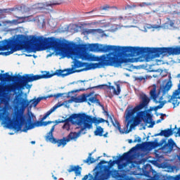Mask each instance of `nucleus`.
<instances>
[{
    "instance_id": "11",
    "label": "nucleus",
    "mask_w": 180,
    "mask_h": 180,
    "mask_svg": "<svg viewBox=\"0 0 180 180\" xmlns=\"http://www.w3.org/2000/svg\"><path fill=\"white\" fill-rule=\"evenodd\" d=\"M15 99L17 101V105H20L21 108H22L23 109H26V108H27L29 105H30V108H32V106L34 108H36L37 105H39V103H40V102H41L43 99H46V98L38 97L37 98H36V97H34L33 99L29 101L22 97H20L19 95H18L15 96Z\"/></svg>"
},
{
    "instance_id": "12",
    "label": "nucleus",
    "mask_w": 180,
    "mask_h": 180,
    "mask_svg": "<svg viewBox=\"0 0 180 180\" xmlns=\"http://www.w3.org/2000/svg\"><path fill=\"white\" fill-rule=\"evenodd\" d=\"M79 134H86V128L85 127V125H84L78 132H70L68 134V138L63 137L60 139L58 141V147H61V146L65 147L67 143H69V141H71V140H77V139L79 137Z\"/></svg>"
},
{
    "instance_id": "21",
    "label": "nucleus",
    "mask_w": 180,
    "mask_h": 180,
    "mask_svg": "<svg viewBox=\"0 0 180 180\" xmlns=\"http://www.w3.org/2000/svg\"><path fill=\"white\" fill-rule=\"evenodd\" d=\"M54 129H56V125H53L50 131L48 133V135L46 136V140H49L51 143L53 144H57L58 147V141H60V139H57L53 136V132L54 131Z\"/></svg>"
},
{
    "instance_id": "4",
    "label": "nucleus",
    "mask_w": 180,
    "mask_h": 180,
    "mask_svg": "<svg viewBox=\"0 0 180 180\" xmlns=\"http://www.w3.org/2000/svg\"><path fill=\"white\" fill-rule=\"evenodd\" d=\"M6 79V81L17 82L15 84L0 85V105L2 102H6L11 98V92L16 94V91H22L23 86V76L18 75L16 76H11L8 72L5 74L0 73V81Z\"/></svg>"
},
{
    "instance_id": "20",
    "label": "nucleus",
    "mask_w": 180,
    "mask_h": 180,
    "mask_svg": "<svg viewBox=\"0 0 180 180\" xmlns=\"http://www.w3.org/2000/svg\"><path fill=\"white\" fill-rule=\"evenodd\" d=\"M143 172L144 176H146L147 178H153L151 174H155V170L153 169L151 165L146 164L143 169Z\"/></svg>"
},
{
    "instance_id": "39",
    "label": "nucleus",
    "mask_w": 180,
    "mask_h": 180,
    "mask_svg": "<svg viewBox=\"0 0 180 180\" xmlns=\"http://www.w3.org/2000/svg\"><path fill=\"white\" fill-rule=\"evenodd\" d=\"M141 143V138L138 136L134 140V143Z\"/></svg>"
},
{
    "instance_id": "60",
    "label": "nucleus",
    "mask_w": 180,
    "mask_h": 180,
    "mask_svg": "<svg viewBox=\"0 0 180 180\" xmlns=\"http://www.w3.org/2000/svg\"><path fill=\"white\" fill-rule=\"evenodd\" d=\"M55 123H56V124H60V123L58 122V120H56L55 121Z\"/></svg>"
},
{
    "instance_id": "42",
    "label": "nucleus",
    "mask_w": 180,
    "mask_h": 180,
    "mask_svg": "<svg viewBox=\"0 0 180 180\" xmlns=\"http://www.w3.org/2000/svg\"><path fill=\"white\" fill-rule=\"evenodd\" d=\"M9 13V10L8 9H0V13Z\"/></svg>"
},
{
    "instance_id": "59",
    "label": "nucleus",
    "mask_w": 180,
    "mask_h": 180,
    "mask_svg": "<svg viewBox=\"0 0 180 180\" xmlns=\"http://www.w3.org/2000/svg\"><path fill=\"white\" fill-rule=\"evenodd\" d=\"M177 134H179V136H180V127L178 129Z\"/></svg>"
},
{
    "instance_id": "57",
    "label": "nucleus",
    "mask_w": 180,
    "mask_h": 180,
    "mask_svg": "<svg viewBox=\"0 0 180 180\" xmlns=\"http://www.w3.org/2000/svg\"><path fill=\"white\" fill-rule=\"evenodd\" d=\"M161 122H162V120H158L157 121H156V123H161Z\"/></svg>"
},
{
    "instance_id": "41",
    "label": "nucleus",
    "mask_w": 180,
    "mask_h": 180,
    "mask_svg": "<svg viewBox=\"0 0 180 180\" xmlns=\"http://www.w3.org/2000/svg\"><path fill=\"white\" fill-rule=\"evenodd\" d=\"M63 129H66V130H68L70 129V124L65 123L63 126Z\"/></svg>"
},
{
    "instance_id": "28",
    "label": "nucleus",
    "mask_w": 180,
    "mask_h": 180,
    "mask_svg": "<svg viewBox=\"0 0 180 180\" xmlns=\"http://www.w3.org/2000/svg\"><path fill=\"white\" fill-rule=\"evenodd\" d=\"M17 20H13L11 21H9L8 23H12V25H19L25 22V18L23 17H17Z\"/></svg>"
},
{
    "instance_id": "15",
    "label": "nucleus",
    "mask_w": 180,
    "mask_h": 180,
    "mask_svg": "<svg viewBox=\"0 0 180 180\" xmlns=\"http://www.w3.org/2000/svg\"><path fill=\"white\" fill-rule=\"evenodd\" d=\"M13 122L11 123L12 129L19 131L22 129V124H20V120H22V113L17 112L13 119Z\"/></svg>"
},
{
    "instance_id": "54",
    "label": "nucleus",
    "mask_w": 180,
    "mask_h": 180,
    "mask_svg": "<svg viewBox=\"0 0 180 180\" xmlns=\"http://www.w3.org/2000/svg\"><path fill=\"white\" fill-rule=\"evenodd\" d=\"M128 143H129V144H131V143H134V141H133L132 139H129Z\"/></svg>"
},
{
    "instance_id": "29",
    "label": "nucleus",
    "mask_w": 180,
    "mask_h": 180,
    "mask_svg": "<svg viewBox=\"0 0 180 180\" xmlns=\"http://www.w3.org/2000/svg\"><path fill=\"white\" fill-rule=\"evenodd\" d=\"M94 135L102 137L103 136V128H102V127L101 126L97 127L96 130L94 131Z\"/></svg>"
},
{
    "instance_id": "7",
    "label": "nucleus",
    "mask_w": 180,
    "mask_h": 180,
    "mask_svg": "<svg viewBox=\"0 0 180 180\" xmlns=\"http://www.w3.org/2000/svg\"><path fill=\"white\" fill-rule=\"evenodd\" d=\"M59 70H56L55 73L51 74L50 72H46V74L43 75H33V74H25L22 75V84H21V86H22V89H29L32 88V85L29 84V82H33L34 81H37L39 79L51 78V77H54V75H57V72Z\"/></svg>"
},
{
    "instance_id": "2",
    "label": "nucleus",
    "mask_w": 180,
    "mask_h": 180,
    "mask_svg": "<svg viewBox=\"0 0 180 180\" xmlns=\"http://www.w3.org/2000/svg\"><path fill=\"white\" fill-rule=\"evenodd\" d=\"M41 47L53 49L58 51V39L54 37L44 38L43 37H32L30 39L25 35H18L15 39H4L0 41V51L8 53H15L25 49L28 53H35L41 51Z\"/></svg>"
},
{
    "instance_id": "35",
    "label": "nucleus",
    "mask_w": 180,
    "mask_h": 180,
    "mask_svg": "<svg viewBox=\"0 0 180 180\" xmlns=\"http://www.w3.org/2000/svg\"><path fill=\"white\" fill-rule=\"evenodd\" d=\"M96 97H90L89 98V102H88V105H91V103H95V102L96 101ZM91 102V103H90Z\"/></svg>"
},
{
    "instance_id": "51",
    "label": "nucleus",
    "mask_w": 180,
    "mask_h": 180,
    "mask_svg": "<svg viewBox=\"0 0 180 180\" xmlns=\"http://www.w3.org/2000/svg\"><path fill=\"white\" fill-rule=\"evenodd\" d=\"M89 176V175L86 174V175L82 179V180H86V179H88Z\"/></svg>"
},
{
    "instance_id": "19",
    "label": "nucleus",
    "mask_w": 180,
    "mask_h": 180,
    "mask_svg": "<svg viewBox=\"0 0 180 180\" xmlns=\"http://www.w3.org/2000/svg\"><path fill=\"white\" fill-rule=\"evenodd\" d=\"M140 144H136V146L131 148L128 152L124 153L122 154V155L120 156L118 162H120V161H127V160H129L131 154V153H134V151H136L138 147H140Z\"/></svg>"
},
{
    "instance_id": "55",
    "label": "nucleus",
    "mask_w": 180,
    "mask_h": 180,
    "mask_svg": "<svg viewBox=\"0 0 180 180\" xmlns=\"http://www.w3.org/2000/svg\"><path fill=\"white\" fill-rule=\"evenodd\" d=\"M95 11H96V8H94L91 11H89V12H88L86 13H92L93 12H95Z\"/></svg>"
},
{
    "instance_id": "61",
    "label": "nucleus",
    "mask_w": 180,
    "mask_h": 180,
    "mask_svg": "<svg viewBox=\"0 0 180 180\" xmlns=\"http://www.w3.org/2000/svg\"><path fill=\"white\" fill-rule=\"evenodd\" d=\"M31 144H36V141H31Z\"/></svg>"
},
{
    "instance_id": "45",
    "label": "nucleus",
    "mask_w": 180,
    "mask_h": 180,
    "mask_svg": "<svg viewBox=\"0 0 180 180\" xmlns=\"http://www.w3.org/2000/svg\"><path fill=\"white\" fill-rule=\"evenodd\" d=\"M103 164H108V161H106V160H101V161L98 163V165H103Z\"/></svg>"
},
{
    "instance_id": "63",
    "label": "nucleus",
    "mask_w": 180,
    "mask_h": 180,
    "mask_svg": "<svg viewBox=\"0 0 180 180\" xmlns=\"http://www.w3.org/2000/svg\"><path fill=\"white\" fill-rule=\"evenodd\" d=\"M179 161L180 162V155L177 156Z\"/></svg>"
},
{
    "instance_id": "13",
    "label": "nucleus",
    "mask_w": 180,
    "mask_h": 180,
    "mask_svg": "<svg viewBox=\"0 0 180 180\" xmlns=\"http://www.w3.org/2000/svg\"><path fill=\"white\" fill-rule=\"evenodd\" d=\"M102 86H106L107 89H109V91H112V94L111 92H110V96L109 97L110 98V96H113V95H116L117 96H118V95H120V92L122 91V89H120V84H117V89L115 88V86H111V85H108V84H102V85H99V86H93V87H89L87 89H77L75 91H71L72 94L74 92H81V91H88V89H94V88H102Z\"/></svg>"
},
{
    "instance_id": "53",
    "label": "nucleus",
    "mask_w": 180,
    "mask_h": 180,
    "mask_svg": "<svg viewBox=\"0 0 180 180\" xmlns=\"http://www.w3.org/2000/svg\"><path fill=\"white\" fill-rule=\"evenodd\" d=\"M53 97H54V95L51 94V95L48 96L47 97H45V99H47V98H53Z\"/></svg>"
},
{
    "instance_id": "58",
    "label": "nucleus",
    "mask_w": 180,
    "mask_h": 180,
    "mask_svg": "<svg viewBox=\"0 0 180 180\" xmlns=\"http://www.w3.org/2000/svg\"><path fill=\"white\" fill-rule=\"evenodd\" d=\"M160 116H162V117H164V116H167L166 114H163V113H160Z\"/></svg>"
},
{
    "instance_id": "40",
    "label": "nucleus",
    "mask_w": 180,
    "mask_h": 180,
    "mask_svg": "<svg viewBox=\"0 0 180 180\" xmlns=\"http://www.w3.org/2000/svg\"><path fill=\"white\" fill-rule=\"evenodd\" d=\"M136 5H127V7H125V9H133V8H136Z\"/></svg>"
},
{
    "instance_id": "9",
    "label": "nucleus",
    "mask_w": 180,
    "mask_h": 180,
    "mask_svg": "<svg viewBox=\"0 0 180 180\" xmlns=\"http://www.w3.org/2000/svg\"><path fill=\"white\" fill-rule=\"evenodd\" d=\"M141 120L146 123V124H150L148 126L149 129L154 127V124H155V122H153V116L151 114L147 113L146 111L139 112L136 115V117L134 119V123L138 126L141 123Z\"/></svg>"
},
{
    "instance_id": "46",
    "label": "nucleus",
    "mask_w": 180,
    "mask_h": 180,
    "mask_svg": "<svg viewBox=\"0 0 180 180\" xmlns=\"http://www.w3.org/2000/svg\"><path fill=\"white\" fill-rule=\"evenodd\" d=\"M63 95H64V94L58 93L54 95V98H60V96H63Z\"/></svg>"
},
{
    "instance_id": "23",
    "label": "nucleus",
    "mask_w": 180,
    "mask_h": 180,
    "mask_svg": "<svg viewBox=\"0 0 180 180\" xmlns=\"http://www.w3.org/2000/svg\"><path fill=\"white\" fill-rule=\"evenodd\" d=\"M81 171H82V167H79V165H72L68 169V172H75L76 176H79V175H81Z\"/></svg>"
},
{
    "instance_id": "49",
    "label": "nucleus",
    "mask_w": 180,
    "mask_h": 180,
    "mask_svg": "<svg viewBox=\"0 0 180 180\" xmlns=\"http://www.w3.org/2000/svg\"><path fill=\"white\" fill-rule=\"evenodd\" d=\"M160 136L161 137H162V131H160V133L155 134L154 135L155 137H157V136Z\"/></svg>"
},
{
    "instance_id": "64",
    "label": "nucleus",
    "mask_w": 180,
    "mask_h": 180,
    "mask_svg": "<svg viewBox=\"0 0 180 180\" xmlns=\"http://www.w3.org/2000/svg\"><path fill=\"white\" fill-rule=\"evenodd\" d=\"M160 120H162V121L164 120V117H162V116H161V117H160Z\"/></svg>"
},
{
    "instance_id": "50",
    "label": "nucleus",
    "mask_w": 180,
    "mask_h": 180,
    "mask_svg": "<svg viewBox=\"0 0 180 180\" xmlns=\"http://www.w3.org/2000/svg\"><path fill=\"white\" fill-rule=\"evenodd\" d=\"M95 103L99 105L100 106H102V105H101V101H99V99L96 98Z\"/></svg>"
},
{
    "instance_id": "38",
    "label": "nucleus",
    "mask_w": 180,
    "mask_h": 180,
    "mask_svg": "<svg viewBox=\"0 0 180 180\" xmlns=\"http://www.w3.org/2000/svg\"><path fill=\"white\" fill-rule=\"evenodd\" d=\"M34 124H35V127H41V126H43V124L41 123V120L37 121L36 122H34Z\"/></svg>"
},
{
    "instance_id": "8",
    "label": "nucleus",
    "mask_w": 180,
    "mask_h": 180,
    "mask_svg": "<svg viewBox=\"0 0 180 180\" xmlns=\"http://www.w3.org/2000/svg\"><path fill=\"white\" fill-rule=\"evenodd\" d=\"M72 58L74 57L75 60L73 61V65H72L71 68H68L65 70H59L57 71L56 75L58 77H67V75H71V74H75V72H82V70H75L77 68H81L83 67L84 62H81L76 58H75L74 55H72V52H71Z\"/></svg>"
},
{
    "instance_id": "47",
    "label": "nucleus",
    "mask_w": 180,
    "mask_h": 180,
    "mask_svg": "<svg viewBox=\"0 0 180 180\" xmlns=\"http://www.w3.org/2000/svg\"><path fill=\"white\" fill-rule=\"evenodd\" d=\"M0 118L5 119V112H0Z\"/></svg>"
},
{
    "instance_id": "16",
    "label": "nucleus",
    "mask_w": 180,
    "mask_h": 180,
    "mask_svg": "<svg viewBox=\"0 0 180 180\" xmlns=\"http://www.w3.org/2000/svg\"><path fill=\"white\" fill-rule=\"evenodd\" d=\"M94 95V93L91 92L89 94H82L80 96H78L77 97H71L72 102H75V103H84V102H86L88 101V98L89 96H92Z\"/></svg>"
},
{
    "instance_id": "43",
    "label": "nucleus",
    "mask_w": 180,
    "mask_h": 180,
    "mask_svg": "<svg viewBox=\"0 0 180 180\" xmlns=\"http://www.w3.org/2000/svg\"><path fill=\"white\" fill-rule=\"evenodd\" d=\"M13 53H8L6 52H0V56H9L10 54H13Z\"/></svg>"
},
{
    "instance_id": "56",
    "label": "nucleus",
    "mask_w": 180,
    "mask_h": 180,
    "mask_svg": "<svg viewBox=\"0 0 180 180\" xmlns=\"http://www.w3.org/2000/svg\"><path fill=\"white\" fill-rule=\"evenodd\" d=\"M103 137H105V138H106V137H108V132H106L105 134H103Z\"/></svg>"
},
{
    "instance_id": "17",
    "label": "nucleus",
    "mask_w": 180,
    "mask_h": 180,
    "mask_svg": "<svg viewBox=\"0 0 180 180\" xmlns=\"http://www.w3.org/2000/svg\"><path fill=\"white\" fill-rule=\"evenodd\" d=\"M63 1H50L41 4V9H46V11H53V6L56 5H61Z\"/></svg>"
},
{
    "instance_id": "10",
    "label": "nucleus",
    "mask_w": 180,
    "mask_h": 180,
    "mask_svg": "<svg viewBox=\"0 0 180 180\" xmlns=\"http://www.w3.org/2000/svg\"><path fill=\"white\" fill-rule=\"evenodd\" d=\"M109 123V121L105 120L103 118H98L96 117H92L91 115H88L85 113H83V125L91 130L92 129V124L94 123L95 126H98V124H101V123Z\"/></svg>"
},
{
    "instance_id": "6",
    "label": "nucleus",
    "mask_w": 180,
    "mask_h": 180,
    "mask_svg": "<svg viewBox=\"0 0 180 180\" xmlns=\"http://www.w3.org/2000/svg\"><path fill=\"white\" fill-rule=\"evenodd\" d=\"M141 101L139 104L136 106H135L133 109H129L127 108L125 110V115H126V121L127 122V127H129L130 126V124L131 123V120L130 118L132 116H134L137 112H140L141 109H144V108L148 107V103H150V98L147 96L146 94H143L140 96Z\"/></svg>"
},
{
    "instance_id": "34",
    "label": "nucleus",
    "mask_w": 180,
    "mask_h": 180,
    "mask_svg": "<svg viewBox=\"0 0 180 180\" xmlns=\"http://www.w3.org/2000/svg\"><path fill=\"white\" fill-rule=\"evenodd\" d=\"M90 51L96 52V44H91L89 46Z\"/></svg>"
},
{
    "instance_id": "48",
    "label": "nucleus",
    "mask_w": 180,
    "mask_h": 180,
    "mask_svg": "<svg viewBox=\"0 0 180 180\" xmlns=\"http://www.w3.org/2000/svg\"><path fill=\"white\" fill-rule=\"evenodd\" d=\"M136 79H138L139 81H143V80L146 79V77H138L136 78Z\"/></svg>"
},
{
    "instance_id": "27",
    "label": "nucleus",
    "mask_w": 180,
    "mask_h": 180,
    "mask_svg": "<svg viewBox=\"0 0 180 180\" xmlns=\"http://www.w3.org/2000/svg\"><path fill=\"white\" fill-rule=\"evenodd\" d=\"M159 146H160V143L157 142V141L146 142V147L150 149L157 148V147H158Z\"/></svg>"
},
{
    "instance_id": "44",
    "label": "nucleus",
    "mask_w": 180,
    "mask_h": 180,
    "mask_svg": "<svg viewBox=\"0 0 180 180\" xmlns=\"http://www.w3.org/2000/svg\"><path fill=\"white\" fill-rule=\"evenodd\" d=\"M136 126H137L134 122L131 123L129 126V130H131V129H134V127H136Z\"/></svg>"
},
{
    "instance_id": "5",
    "label": "nucleus",
    "mask_w": 180,
    "mask_h": 180,
    "mask_svg": "<svg viewBox=\"0 0 180 180\" xmlns=\"http://www.w3.org/2000/svg\"><path fill=\"white\" fill-rule=\"evenodd\" d=\"M172 88V82L168 81L165 85H160V88L157 90V87L155 86L150 91V98L153 99L155 103H160L158 106L154 107L155 112H157L158 109H162L164 105L167 103V101H163L165 95H167L169 91V89Z\"/></svg>"
},
{
    "instance_id": "37",
    "label": "nucleus",
    "mask_w": 180,
    "mask_h": 180,
    "mask_svg": "<svg viewBox=\"0 0 180 180\" xmlns=\"http://www.w3.org/2000/svg\"><path fill=\"white\" fill-rule=\"evenodd\" d=\"M51 123H54L53 121H41L42 126H47V124H51Z\"/></svg>"
},
{
    "instance_id": "18",
    "label": "nucleus",
    "mask_w": 180,
    "mask_h": 180,
    "mask_svg": "<svg viewBox=\"0 0 180 180\" xmlns=\"http://www.w3.org/2000/svg\"><path fill=\"white\" fill-rule=\"evenodd\" d=\"M103 113L105 116H108V117H109L112 126H114V127H115L117 130H119V131H122L120 123L119 122V121H117V120L115 119V115H113L112 114L109 115V112L106 110H104Z\"/></svg>"
},
{
    "instance_id": "52",
    "label": "nucleus",
    "mask_w": 180,
    "mask_h": 180,
    "mask_svg": "<svg viewBox=\"0 0 180 180\" xmlns=\"http://www.w3.org/2000/svg\"><path fill=\"white\" fill-rule=\"evenodd\" d=\"M48 117H46V114L43 116V117L41 118V121L43 122V120H46V119H47Z\"/></svg>"
},
{
    "instance_id": "24",
    "label": "nucleus",
    "mask_w": 180,
    "mask_h": 180,
    "mask_svg": "<svg viewBox=\"0 0 180 180\" xmlns=\"http://www.w3.org/2000/svg\"><path fill=\"white\" fill-rule=\"evenodd\" d=\"M101 156H98L96 159L92 158V153H89L88 158L83 161L84 164H88V165H91V164H94L101 158Z\"/></svg>"
},
{
    "instance_id": "30",
    "label": "nucleus",
    "mask_w": 180,
    "mask_h": 180,
    "mask_svg": "<svg viewBox=\"0 0 180 180\" xmlns=\"http://www.w3.org/2000/svg\"><path fill=\"white\" fill-rule=\"evenodd\" d=\"M63 105H64V103H58V104H56V105H54L51 110H49L46 114L45 115H46V117H49V116H50V114L52 112H54V110H56V109H57L58 108H60L61 106H63Z\"/></svg>"
},
{
    "instance_id": "33",
    "label": "nucleus",
    "mask_w": 180,
    "mask_h": 180,
    "mask_svg": "<svg viewBox=\"0 0 180 180\" xmlns=\"http://www.w3.org/2000/svg\"><path fill=\"white\" fill-rule=\"evenodd\" d=\"M117 162H119V160H110L109 162H108V164L109 167H113V165H115V164H117Z\"/></svg>"
},
{
    "instance_id": "25",
    "label": "nucleus",
    "mask_w": 180,
    "mask_h": 180,
    "mask_svg": "<svg viewBox=\"0 0 180 180\" xmlns=\"http://www.w3.org/2000/svg\"><path fill=\"white\" fill-rule=\"evenodd\" d=\"M28 126H25V129H23V131H27V130H32V129H34L36 127V124L34 122H32V116L29 115L27 119Z\"/></svg>"
},
{
    "instance_id": "32",
    "label": "nucleus",
    "mask_w": 180,
    "mask_h": 180,
    "mask_svg": "<svg viewBox=\"0 0 180 180\" xmlns=\"http://www.w3.org/2000/svg\"><path fill=\"white\" fill-rule=\"evenodd\" d=\"M179 179H180L179 176H168L165 179V180H179Z\"/></svg>"
},
{
    "instance_id": "62",
    "label": "nucleus",
    "mask_w": 180,
    "mask_h": 180,
    "mask_svg": "<svg viewBox=\"0 0 180 180\" xmlns=\"http://www.w3.org/2000/svg\"><path fill=\"white\" fill-rule=\"evenodd\" d=\"M60 123H65V120H60Z\"/></svg>"
},
{
    "instance_id": "31",
    "label": "nucleus",
    "mask_w": 180,
    "mask_h": 180,
    "mask_svg": "<svg viewBox=\"0 0 180 180\" xmlns=\"http://www.w3.org/2000/svg\"><path fill=\"white\" fill-rule=\"evenodd\" d=\"M112 8H116L115 6L110 7L109 5L105 4L103 6L100 7L101 11H108V9H112Z\"/></svg>"
},
{
    "instance_id": "26",
    "label": "nucleus",
    "mask_w": 180,
    "mask_h": 180,
    "mask_svg": "<svg viewBox=\"0 0 180 180\" xmlns=\"http://www.w3.org/2000/svg\"><path fill=\"white\" fill-rule=\"evenodd\" d=\"M174 129H166L164 130H161L162 131V137H169L174 134Z\"/></svg>"
},
{
    "instance_id": "1",
    "label": "nucleus",
    "mask_w": 180,
    "mask_h": 180,
    "mask_svg": "<svg viewBox=\"0 0 180 180\" xmlns=\"http://www.w3.org/2000/svg\"><path fill=\"white\" fill-rule=\"evenodd\" d=\"M108 54L102 55L108 56V57H115L119 62L118 67H121L124 63H129L130 60H140L137 58H127L130 57H137V56H142L143 60L147 63L151 61L154 58H158L160 56H168V47L160 48H148L140 46H119L113 45H101L96 44V52L97 53H108ZM126 57V58H124Z\"/></svg>"
},
{
    "instance_id": "3",
    "label": "nucleus",
    "mask_w": 180,
    "mask_h": 180,
    "mask_svg": "<svg viewBox=\"0 0 180 180\" xmlns=\"http://www.w3.org/2000/svg\"><path fill=\"white\" fill-rule=\"evenodd\" d=\"M72 56H74L75 58H82V60H96V61H99L96 63L83 62V67L85 68L82 69V71L96 70V68H102V67L119 68L120 60L115 57L108 56H95L84 52H72Z\"/></svg>"
},
{
    "instance_id": "36",
    "label": "nucleus",
    "mask_w": 180,
    "mask_h": 180,
    "mask_svg": "<svg viewBox=\"0 0 180 180\" xmlns=\"http://www.w3.org/2000/svg\"><path fill=\"white\" fill-rule=\"evenodd\" d=\"M151 5H153L152 3H146V2H143L141 3L139 6H140L141 8H144V6H151Z\"/></svg>"
},
{
    "instance_id": "14",
    "label": "nucleus",
    "mask_w": 180,
    "mask_h": 180,
    "mask_svg": "<svg viewBox=\"0 0 180 180\" xmlns=\"http://www.w3.org/2000/svg\"><path fill=\"white\" fill-rule=\"evenodd\" d=\"M83 113L72 114L68 118L65 120V123L70 124V122H71L72 124L81 127L83 125Z\"/></svg>"
},
{
    "instance_id": "22",
    "label": "nucleus",
    "mask_w": 180,
    "mask_h": 180,
    "mask_svg": "<svg viewBox=\"0 0 180 180\" xmlns=\"http://www.w3.org/2000/svg\"><path fill=\"white\" fill-rule=\"evenodd\" d=\"M175 146V141L172 139L168 140V143L164 144L162 148L166 153H171L174 150Z\"/></svg>"
}]
</instances>
